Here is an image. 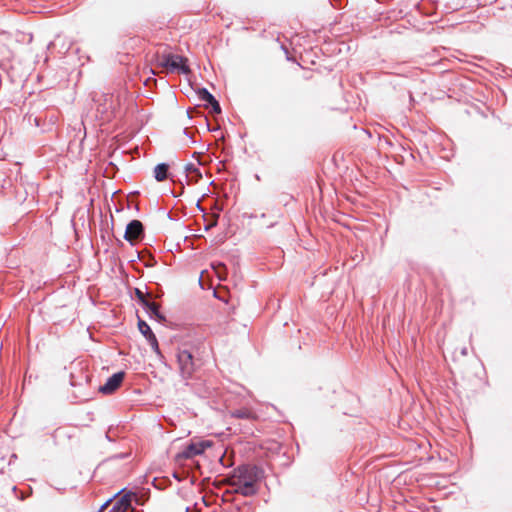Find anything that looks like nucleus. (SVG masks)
Wrapping results in <instances>:
<instances>
[{"label": "nucleus", "mask_w": 512, "mask_h": 512, "mask_svg": "<svg viewBox=\"0 0 512 512\" xmlns=\"http://www.w3.org/2000/svg\"><path fill=\"white\" fill-rule=\"evenodd\" d=\"M156 66L166 72H177L179 74H189L191 69L188 65V59L181 55L173 54L169 51L156 52L154 55Z\"/></svg>", "instance_id": "nucleus-2"}, {"label": "nucleus", "mask_w": 512, "mask_h": 512, "mask_svg": "<svg viewBox=\"0 0 512 512\" xmlns=\"http://www.w3.org/2000/svg\"><path fill=\"white\" fill-rule=\"evenodd\" d=\"M124 376L125 373L122 371L113 374L111 377L108 378L106 383L99 388V391L103 394H111L115 392L120 387L124 379Z\"/></svg>", "instance_id": "nucleus-5"}, {"label": "nucleus", "mask_w": 512, "mask_h": 512, "mask_svg": "<svg viewBox=\"0 0 512 512\" xmlns=\"http://www.w3.org/2000/svg\"><path fill=\"white\" fill-rule=\"evenodd\" d=\"M138 328H139V331L147 338V340L149 341L152 348L155 351H158L157 339H156L155 335L153 334L152 330L150 329L149 325L145 321L139 319Z\"/></svg>", "instance_id": "nucleus-8"}, {"label": "nucleus", "mask_w": 512, "mask_h": 512, "mask_svg": "<svg viewBox=\"0 0 512 512\" xmlns=\"http://www.w3.org/2000/svg\"><path fill=\"white\" fill-rule=\"evenodd\" d=\"M47 61H48V57H47V55H45L44 62L46 63Z\"/></svg>", "instance_id": "nucleus-20"}, {"label": "nucleus", "mask_w": 512, "mask_h": 512, "mask_svg": "<svg viewBox=\"0 0 512 512\" xmlns=\"http://www.w3.org/2000/svg\"><path fill=\"white\" fill-rule=\"evenodd\" d=\"M211 267L214 270V272L219 280L224 281L227 279L228 272H227V268H226L225 264L220 263V262L212 263Z\"/></svg>", "instance_id": "nucleus-13"}, {"label": "nucleus", "mask_w": 512, "mask_h": 512, "mask_svg": "<svg viewBox=\"0 0 512 512\" xmlns=\"http://www.w3.org/2000/svg\"><path fill=\"white\" fill-rule=\"evenodd\" d=\"M109 503H110V500H109V501H107V502H105V503L102 505V507H101V509H100V512H102L104 509H106V508L108 507Z\"/></svg>", "instance_id": "nucleus-18"}, {"label": "nucleus", "mask_w": 512, "mask_h": 512, "mask_svg": "<svg viewBox=\"0 0 512 512\" xmlns=\"http://www.w3.org/2000/svg\"><path fill=\"white\" fill-rule=\"evenodd\" d=\"M13 491H14L15 495L18 497V495H17V488L16 487H13Z\"/></svg>", "instance_id": "nucleus-19"}, {"label": "nucleus", "mask_w": 512, "mask_h": 512, "mask_svg": "<svg viewBox=\"0 0 512 512\" xmlns=\"http://www.w3.org/2000/svg\"><path fill=\"white\" fill-rule=\"evenodd\" d=\"M262 477L263 472L257 466L242 465L233 470L226 482L234 488V493L250 497L257 494Z\"/></svg>", "instance_id": "nucleus-1"}, {"label": "nucleus", "mask_w": 512, "mask_h": 512, "mask_svg": "<svg viewBox=\"0 0 512 512\" xmlns=\"http://www.w3.org/2000/svg\"><path fill=\"white\" fill-rule=\"evenodd\" d=\"M178 368L184 379L191 378L200 367L199 360L195 359L188 350H180L177 353Z\"/></svg>", "instance_id": "nucleus-3"}, {"label": "nucleus", "mask_w": 512, "mask_h": 512, "mask_svg": "<svg viewBox=\"0 0 512 512\" xmlns=\"http://www.w3.org/2000/svg\"><path fill=\"white\" fill-rule=\"evenodd\" d=\"M19 497H20V499H24L25 498V496L23 495L22 492H21V496H19Z\"/></svg>", "instance_id": "nucleus-21"}, {"label": "nucleus", "mask_w": 512, "mask_h": 512, "mask_svg": "<svg viewBox=\"0 0 512 512\" xmlns=\"http://www.w3.org/2000/svg\"><path fill=\"white\" fill-rule=\"evenodd\" d=\"M143 234V225L139 220H132L126 227L124 238L129 242L138 240Z\"/></svg>", "instance_id": "nucleus-6"}, {"label": "nucleus", "mask_w": 512, "mask_h": 512, "mask_svg": "<svg viewBox=\"0 0 512 512\" xmlns=\"http://www.w3.org/2000/svg\"><path fill=\"white\" fill-rule=\"evenodd\" d=\"M153 301H149L147 297L144 299V302H140L145 308H147Z\"/></svg>", "instance_id": "nucleus-17"}, {"label": "nucleus", "mask_w": 512, "mask_h": 512, "mask_svg": "<svg viewBox=\"0 0 512 512\" xmlns=\"http://www.w3.org/2000/svg\"><path fill=\"white\" fill-rule=\"evenodd\" d=\"M135 296L139 300V302H144V299L146 298V294L139 288L135 289Z\"/></svg>", "instance_id": "nucleus-15"}, {"label": "nucleus", "mask_w": 512, "mask_h": 512, "mask_svg": "<svg viewBox=\"0 0 512 512\" xmlns=\"http://www.w3.org/2000/svg\"><path fill=\"white\" fill-rule=\"evenodd\" d=\"M159 304L156 302H152L146 309L151 317H155L157 320L162 321L164 317L159 312Z\"/></svg>", "instance_id": "nucleus-14"}, {"label": "nucleus", "mask_w": 512, "mask_h": 512, "mask_svg": "<svg viewBox=\"0 0 512 512\" xmlns=\"http://www.w3.org/2000/svg\"><path fill=\"white\" fill-rule=\"evenodd\" d=\"M185 171L187 172V176L190 180V182L197 183L201 178L202 174L197 166L194 164H187L185 166Z\"/></svg>", "instance_id": "nucleus-11"}, {"label": "nucleus", "mask_w": 512, "mask_h": 512, "mask_svg": "<svg viewBox=\"0 0 512 512\" xmlns=\"http://www.w3.org/2000/svg\"><path fill=\"white\" fill-rule=\"evenodd\" d=\"M31 379H32V375L28 374V372L26 371V373L24 375V385L27 384V383H30Z\"/></svg>", "instance_id": "nucleus-16"}, {"label": "nucleus", "mask_w": 512, "mask_h": 512, "mask_svg": "<svg viewBox=\"0 0 512 512\" xmlns=\"http://www.w3.org/2000/svg\"><path fill=\"white\" fill-rule=\"evenodd\" d=\"M134 494L127 493L121 496L113 505L112 512H126L131 507Z\"/></svg>", "instance_id": "nucleus-9"}, {"label": "nucleus", "mask_w": 512, "mask_h": 512, "mask_svg": "<svg viewBox=\"0 0 512 512\" xmlns=\"http://www.w3.org/2000/svg\"><path fill=\"white\" fill-rule=\"evenodd\" d=\"M154 177L157 181L161 182L168 177V165L165 163L158 164L154 168Z\"/></svg>", "instance_id": "nucleus-12"}, {"label": "nucleus", "mask_w": 512, "mask_h": 512, "mask_svg": "<svg viewBox=\"0 0 512 512\" xmlns=\"http://www.w3.org/2000/svg\"><path fill=\"white\" fill-rule=\"evenodd\" d=\"M197 95L201 101H204L211 106L213 113L219 114L221 112V108L218 101L207 89H198Z\"/></svg>", "instance_id": "nucleus-7"}, {"label": "nucleus", "mask_w": 512, "mask_h": 512, "mask_svg": "<svg viewBox=\"0 0 512 512\" xmlns=\"http://www.w3.org/2000/svg\"><path fill=\"white\" fill-rule=\"evenodd\" d=\"M213 445V442L210 440H204L199 442H191L188 444L185 449L179 452L175 459L178 463H182V461L191 459L197 455L202 454L207 448H210Z\"/></svg>", "instance_id": "nucleus-4"}, {"label": "nucleus", "mask_w": 512, "mask_h": 512, "mask_svg": "<svg viewBox=\"0 0 512 512\" xmlns=\"http://www.w3.org/2000/svg\"><path fill=\"white\" fill-rule=\"evenodd\" d=\"M231 417L237 419H248V420H257V415L251 409L247 407H242L239 409H235L230 413Z\"/></svg>", "instance_id": "nucleus-10"}]
</instances>
